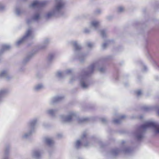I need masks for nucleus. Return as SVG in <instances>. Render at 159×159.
<instances>
[{
    "label": "nucleus",
    "mask_w": 159,
    "mask_h": 159,
    "mask_svg": "<svg viewBox=\"0 0 159 159\" xmlns=\"http://www.w3.org/2000/svg\"><path fill=\"white\" fill-rule=\"evenodd\" d=\"M95 70H98L101 73H104L105 69L102 66L100 61L96 62L91 64L88 68L82 70L78 78L75 75L72 76L69 82L72 83L78 80L80 86L83 89H87L90 85L88 77Z\"/></svg>",
    "instance_id": "obj_1"
},
{
    "label": "nucleus",
    "mask_w": 159,
    "mask_h": 159,
    "mask_svg": "<svg viewBox=\"0 0 159 159\" xmlns=\"http://www.w3.org/2000/svg\"><path fill=\"white\" fill-rule=\"evenodd\" d=\"M66 3L63 0H56L52 9L46 13L45 17L49 19L54 17H64L66 16Z\"/></svg>",
    "instance_id": "obj_2"
},
{
    "label": "nucleus",
    "mask_w": 159,
    "mask_h": 159,
    "mask_svg": "<svg viewBox=\"0 0 159 159\" xmlns=\"http://www.w3.org/2000/svg\"><path fill=\"white\" fill-rule=\"evenodd\" d=\"M148 128H151L155 133L159 134V123L152 121H147L139 128L135 133V136L138 140H140L143 138L144 133Z\"/></svg>",
    "instance_id": "obj_3"
},
{
    "label": "nucleus",
    "mask_w": 159,
    "mask_h": 159,
    "mask_svg": "<svg viewBox=\"0 0 159 159\" xmlns=\"http://www.w3.org/2000/svg\"><path fill=\"white\" fill-rule=\"evenodd\" d=\"M61 120L63 122L70 123L75 122L79 124H82L90 120V118L87 117H80L77 116L76 113L74 111H70L67 115L65 116L61 115L60 116Z\"/></svg>",
    "instance_id": "obj_4"
},
{
    "label": "nucleus",
    "mask_w": 159,
    "mask_h": 159,
    "mask_svg": "<svg viewBox=\"0 0 159 159\" xmlns=\"http://www.w3.org/2000/svg\"><path fill=\"white\" fill-rule=\"evenodd\" d=\"M71 43L74 48L75 55L78 57L80 62H83L85 59L87 54L83 53L81 52V46L77 41H72Z\"/></svg>",
    "instance_id": "obj_5"
},
{
    "label": "nucleus",
    "mask_w": 159,
    "mask_h": 159,
    "mask_svg": "<svg viewBox=\"0 0 159 159\" xmlns=\"http://www.w3.org/2000/svg\"><path fill=\"white\" fill-rule=\"evenodd\" d=\"M34 34L31 28H29L27 30L25 35L23 37L19 39L16 43V45L18 46L22 44L25 41L29 39H31L34 37Z\"/></svg>",
    "instance_id": "obj_6"
},
{
    "label": "nucleus",
    "mask_w": 159,
    "mask_h": 159,
    "mask_svg": "<svg viewBox=\"0 0 159 159\" xmlns=\"http://www.w3.org/2000/svg\"><path fill=\"white\" fill-rule=\"evenodd\" d=\"M41 18V12L39 11H37L33 13L31 18L27 19L26 22L27 24H30L34 22H38Z\"/></svg>",
    "instance_id": "obj_7"
},
{
    "label": "nucleus",
    "mask_w": 159,
    "mask_h": 159,
    "mask_svg": "<svg viewBox=\"0 0 159 159\" xmlns=\"http://www.w3.org/2000/svg\"><path fill=\"white\" fill-rule=\"evenodd\" d=\"M81 143L84 144V146L85 147L89 146V144L87 141L86 134L85 133L83 134L80 140H77L75 143V148H79Z\"/></svg>",
    "instance_id": "obj_8"
},
{
    "label": "nucleus",
    "mask_w": 159,
    "mask_h": 159,
    "mask_svg": "<svg viewBox=\"0 0 159 159\" xmlns=\"http://www.w3.org/2000/svg\"><path fill=\"white\" fill-rule=\"evenodd\" d=\"M47 2L46 1H40L36 0L33 2V3L30 5V8L40 7L44 6L46 4Z\"/></svg>",
    "instance_id": "obj_9"
},
{
    "label": "nucleus",
    "mask_w": 159,
    "mask_h": 159,
    "mask_svg": "<svg viewBox=\"0 0 159 159\" xmlns=\"http://www.w3.org/2000/svg\"><path fill=\"white\" fill-rule=\"evenodd\" d=\"M38 121L37 118H34L30 120L28 123L27 125L28 129L32 130L34 131L35 126L36 125Z\"/></svg>",
    "instance_id": "obj_10"
},
{
    "label": "nucleus",
    "mask_w": 159,
    "mask_h": 159,
    "mask_svg": "<svg viewBox=\"0 0 159 159\" xmlns=\"http://www.w3.org/2000/svg\"><path fill=\"white\" fill-rule=\"evenodd\" d=\"M9 92V90L7 88L0 89V103L3 102V98Z\"/></svg>",
    "instance_id": "obj_11"
},
{
    "label": "nucleus",
    "mask_w": 159,
    "mask_h": 159,
    "mask_svg": "<svg viewBox=\"0 0 159 159\" xmlns=\"http://www.w3.org/2000/svg\"><path fill=\"white\" fill-rule=\"evenodd\" d=\"M11 78L8 71L7 70H2L0 73V78H4L7 80H8Z\"/></svg>",
    "instance_id": "obj_12"
},
{
    "label": "nucleus",
    "mask_w": 159,
    "mask_h": 159,
    "mask_svg": "<svg viewBox=\"0 0 159 159\" xmlns=\"http://www.w3.org/2000/svg\"><path fill=\"white\" fill-rule=\"evenodd\" d=\"M33 132L32 130L29 129L27 132L24 133L21 135V138L22 139H27L31 135Z\"/></svg>",
    "instance_id": "obj_13"
},
{
    "label": "nucleus",
    "mask_w": 159,
    "mask_h": 159,
    "mask_svg": "<svg viewBox=\"0 0 159 159\" xmlns=\"http://www.w3.org/2000/svg\"><path fill=\"white\" fill-rule=\"evenodd\" d=\"M100 22L97 20H94L92 21L90 23L91 26L94 28V30H96L98 27Z\"/></svg>",
    "instance_id": "obj_14"
},
{
    "label": "nucleus",
    "mask_w": 159,
    "mask_h": 159,
    "mask_svg": "<svg viewBox=\"0 0 159 159\" xmlns=\"http://www.w3.org/2000/svg\"><path fill=\"white\" fill-rule=\"evenodd\" d=\"M49 40L48 39H45L42 44L39 46V49H43L45 48L49 43Z\"/></svg>",
    "instance_id": "obj_15"
},
{
    "label": "nucleus",
    "mask_w": 159,
    "mask_h": 159,
    "mask_svg": "<svg viewBox=\"0 0 159 159\" xmlns=\"http://www.w3.org/2000/svg\"><path fill=\"white\" fill-rule=\"evenodd\" d=\"M32 157L36 158H39L41 157V153L39 150L34 151L32 153Z\"/></svg>",
    "instance_id": "obj_16"
},
{
    "label": "nucleus",
    "mask_w": 159,
    "mask_h": 159,
    "mask_svg": "<svg viewBox=\"0 0 159 159\" xmlns=\"http://www.w3.org/2000/svg\"><path fill=\"white\" fill-rule=\"evenodd\" d=\"M64 98L63 96H58L52 98L51 101V103H54L61 100Z\"/></svg>",
    "instance_id": "obj_17"
},
{
    "label": "nucleus",
    "mask_w": 159,
    "mask_h": 159,
    "mask_svg": "<svg viewBox=\"0 0 159 159\" xmlns=\"http://www.w3.org/2000/svg\"><path fill=\"white\" fill-rule=\"evenodd\" d=\"M44 88L43 84H39L35 85L33 87L34 90L35 91H39Z\"/></svg>",
    "instance_id": "obj_18"
},
{
    "label": "nucleus",
    "mask_w": 159,
    "mask_h": 159,
    "mask_svg": "<svg viewBox=\"0 0 159 159\" xmlns=\"http://www.w3.org/2000/svg\"><path fill=\"white\" fill-rule=\"evenodd\" d=\"M45 141L50 146H52L54 143L53 140L51 138H46L45 139Z\"/></svg>",
    "instance_id": "obj_19"
},
{
    "label": "nucleus",
    "mask_w": 159,
    "mask_h": 159,
    "mask_svg": "<svg viewBox=\"0 0 159 159\" xmlns=\"http://www.w3.org/2000/svg\"><path fill=\"white\" fill-rule=\"evenodd\" d=\"M10 150L9 147H7L5 150L3 159H9V154Z\"/></svg>",
    "instance_id": "obj_20"
},
{
    "label": "nucleus",
    "mask_w": 159,
    "mask_h": 159,
    "mask_svg": "<svg viewBox=\"0 0 159 159\" xmlns=\"http://www.w3.org/2000/svg\"><path fill=\"white\" fill-rule=\"evenodd\" d=\"M119 118L118 119H114L113 120V122L115 124H119L121 121V120L125 117V115H122L121 116H118Z\"/></svg>",
    "instance_id": "obj_21"
},
{
    "label": "nucleus",
    "mask_w": 159,
    "mask_h": 159,
    "mask_svg": "<svg viewBox=\"0 0 159 159\" xmlns=\"http://www.w3.org/2000/svg\"><path fill=\"white\" fill-rule=\"evenodd\" d=\"M14 13L17 16H19L23 13V11L20 8L16 7Z\"/></svg>",
    "instance_id": "obj_22"
},
{
    "label": "nucleus",
    "mask_w": 159,
    "mask_h": 159,
    "mask_svg": "<svg viewBox=\"0 0 159 159\" xmlns=\"http://www.w3.org/2000/svg\"><path fill=\"white\" fill-rule=\"evenodd\" d=\"M56 76L59 79H63L65 76V73H64V71H58L56 73Z\"/></svg>",
    "instance_id": "obj_23"
},
{
    "label": "nucleus",
    "mask_w": 159,
    "mask_h": 159,
    "mask_svg": "<svg viewBox=\"0 0 159 159\" xmlns=\"http://www.w3.org/2000/svg\"><path fill=\"white\" fill-rule=\"evenodd\" d=\"M57 110V109H49L47 111V113L50 115L54 116H55V114L56 113Z\"/></svg>",
    "instance_id": "obj_24"
},
{
    "label": "nucleus",
    "mask_w": 159,
    "mask_h": 159,
    "mask_svg": "<svg viewBox=\"0 0 159 159\" xmlns=\"http://www.w3.org/2000/svg\"><path fill=\"white\" fill-rule=\"evenodd\" d=\"M111 41L109 40H107L105 42L103 43L102 45V49H105L107 46L108 44L110 43Z\"/></svg>",
    "instance_id": "obj_25"
},
{
    "label": "nucleus",
    "mask_w": 159,
    "mask_h": 159,
    "mask_svg": "<svg viewBox=\"0 0 159 159\" xmlns=\"http://www.w3.org/2000/svg\"><path fill=\"white\" fill-rule=\"evenodd\" d=\"M120 151L117 149H114L111 152V154L113 156H116L119 152Z\"/></svg>",
    "instance_id": "obj_26"
},
{
    "label": "nucleus",
    "mask_w": 159,
    "mask_h": 159,
    "mask_svg": "<svg viewBox=\"0 0 159 159\" xmlns=\"http://www.w3.org/2000/svg\"><path fill=\"white\" fill-rule=\"evenodd\" d=\"M123 152L125 153H130L131 151V149L130 148L125 147L122 150Z\"/></svg>",
    "instance_id": "obj_27"
},
{
    "label": "nucleus",
    "mask_w": 159,
    "mask_h": 159,
    "mask_svg": "<svg viewBox=\"0 0 159 159\" xmlns=\"http://www.w3.org/2000/svg\"><path fill=\"white\" fill-rule=\"evenodd\" d=\"M100 35L102 38H104L106 37L107 35V33L104 30H100Z\"/></svg>",
    "instance_id": "obj_28"
},
{
    "label": "nucleus",
    "mask_w": 159,
    "mask_h": 159,
    "mask_svg": "<svg viewBox=\"0 0 159 159\" xmlns=\"http://www.w3.org/2000/svg\"><path fill=\"white\" fill-rule=\"evenodd\" d=\"M65 73V76H66V75L69 74L72 72V70L71 69H67L64 71Z\"/></svg>",
    "instance_id": "obj_29"
},
{
    "label": "nucleus",
    "mask_w": 159,
    "mask_h": 159,
    "mask_svg": "<svg viewBox=\"0 0 159 159\" xmlns=\"http://www.w3.org/2000/svg\"><path fill=\"white\" fill-rule=\"evenodd\" d=\"M54 57V55L53 54H50L49 55L48 57V60L49 61H51L53 59Z\"/></svg>",
    "instance_id": "obj_30"
},
{
    "label": "nucleus",
    "mask_w": 159,
    "mask_h": 159,
    "mask_svg": "<svg viewBox=\"0 0 159 159\" xmlns=\"http://www.w3.org/2000/svg\"><path fill=\"white\" fill-rule=\"evenodd\" d=\"M86 45L89 48H91L93 46V44L90 42H88L86 43Z\"/></svg>",
    "instance_id": "obj_31"
},
{
    "label": "nucleus",
    "mask_w": 159,
    "mask_h": 159,
    "mask_svg": "<svg viewBox=\"0 0 159 159\" xmlns=\"http://www.w3.org/2000/svg\"><path fill=\"white\" fill-rule=\"evenodd\" d=\"M124 11V8L122 7H118V11L119 12H122Z\"/></svg>",
    "instance_id": "obj_32"
},
{
    "label": "nucleus",
    "mask_w": 159,
    "mask_h": 159,
    "mask_svg": "<svg viewBox=\"0 0 159 159\" xmlns=\"http://www.w3.org/2000/svg\"><path fill=\"white\" fill-rule=\"evenodd\" d=\"M83 31L85 33L88 34L90 32V30L88 28H85L84 29Z\"/></svg>",
    "instance_id": "obj_33"
},
{
    "label": "nucleus",
    "mask_w": 159,
    "mask_h": 159,
    "mask_svg": "<svg viewBox=\"0 0 159 159\" xmlns=\"http://www.w3.org/2000/svg\"><path fill=\"white\" fill-rule=\"evenodd\" d=\"M136 93L138 96H139L142 94V92L140 90L137 91Z\"/></svg>",
    "instance_id": "obj_34"
},
{
    "label": "nucleus",
    "mask_w": 159,
    "mask_h": 159,
    "mask_svg": "<svg viewBox=\"0 0 159 159\" xmlns=\"http://www.w3.org/2000/svg\"><path fill=\"white\" fill-rule=\"evenodd\" d=\"M30 59V57H27L25 58L23 61V64H24L26 62H27V61H29Z\"/></svg>",
    "instance_id": "obj_35"
},
{
    "label": "nucleus",
    "mask_w": 159,
    "mask_h": 159,
    "mask_svg": "<svg viewBox=\"0 0 159 159\" xmlns=\"http://www.w3.org/2000/svg\"><path fill=\"white\" fill-rule=\"evenodd\" d=\"M5 9V7L2 4L0 3V11H2Z\"/></svg>",
    "instance_id": "obj_36"
},
{
    "label": "nucleus",
    "mask_w": 159,
    "mask_h": 159,
    "mask_svg": "<svg viewBox=\"0 0 159 159\" xmlns=\"http://www.w3.org/2000/svg\"><path fill=\"white\" fill-rule=\"evenodd\" d=\"M101 120L103 123H107V120L105 118H102L101 119Z\"/></svg>",
    "instance_id": "obj_37"
},
{
    "label": "nucleus",
    "mask_w": 159,
    "mask_h": 159,
    "mask_svg": "<svg viewBox=\"0 0 159 159\" xmlns=\"http://www.w3.org/2000/svg\"><path fill=\"white\" fill-rule=\"evenodd\" d=\"M151 108L148 106H145L143 107L145 111H148Z\"/></svg>",
    "instance_id": "obj_38"
},
{
    "label": "nucleus",
    "mask_w": 159,
    "mask_h": 159,
    "mask_svg": "<svg viewBox=\"0 0 159 159\" xmlns=\"http://www.w3.org/2000/svg\"><path fill=\"white\" fill-rule=\"evenodd\" d=\"M156 109L157 110L158 115H159V106L156 107Z\"/></svg>",
    "instance_id": "obj_39"
},
{
    "label": "nucleus",
    "mask_w": 159,
    "mask_h": 159,
    "mask_svg": "<svg viewBox=\"0 0 159 159\" xmlns=\"http://www.w3.org/2000/svg\"><path fill=\"white\" fill-rule=\"evenodd\" d=\"M146 69H147V68L145 66H144V69H143L144 71H145Z\"/></svg>",
    "instance_id": "obj_40"
},
{
    "label": "nucleus",
    "mask_w": 159,
    "mask_h": 159,
    "mask_svg": "<svg viewBox=\"0 0 159 159\" xmlns=\"http://www.w3.org/2000/svg\"><path fill=\"white\" fill-rule=\"evenodd\" d=\"M61 136V134H58V137H60Z\"/></svg>",
    "instance_id": "obj_41"
},
{
    "label": "nucleus",
    "mask_w": 159,
    "mask_h": 159,
    "mask_svg": "<svg viewBox=\"0 0 159 159\" xmlns=\"http://www.w3.org/2000/svg\"><path fill=\"white\" fill-rule=\"evenodd\" d=\"M107 19L108 20H109L110 19L109 18V17H107Z\"/></svg>",
    "instance_id": "obj_42"
},
{
    "label": "nucleus",
    "mask_w": 159,
    "mask_h": 159,
    "mask_svg": "<svg viewBox=\"0 0 159 159\" xmlns=\"http://www.w3.org/2000/svg\"><path fill=\"white\" fill-rule=\"evenodd\" d=\"M97 11L98 12V13H99L100 11L99 10H98Z\"/></svg>",
    "instance_id": "obj_43"
},
{
    "label": "nucleus",
    "mask_w": 159,
    "mask_h": 159,
    "mask_svg": "<svg viewBox=\"0 0 159 159\" xmlns=\"http://www.w3.org/2000/svg\"><path fill=\"white\" fill-rule=\"evenodd\" d=\"M124 142H124V141H123V142H122V143H124Z\"/></svg>",
    "instance_id": "obj_44"
},
{
    "label": "nucleus",
    "mask_w": 159,
    "mask_h": 159,
    "mask_svg": "<svg viewBox=\"0 0 159 159\" xmlns=\"http://www.w3.org/2000/svg\"><path fill=\"white\" fill-rule=\"evenodd\" d=\"M43 125H44V127H45V125H44V124H43Z\"/></svg>",
    "instance_id": "obj_45"
},
{
    "label": "nucleus",
    "mask_w": 159,
    "mask_h": 159,
    "mask_svg": "<svg viewBox=\"0 0 159 159\" xmlns=\"http://www.w3.org/2000/svg\"><path fill=\"white\" fill-rule=\"evenodd\" d=\"M142 117L141 116L140 118H142Z\"/></svg>",
    "instance_id": "obj_46"
}]
</instances>
